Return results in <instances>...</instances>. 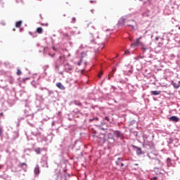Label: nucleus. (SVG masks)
Returning <instances> with one entry per match:
<instances>
[{"label":"nucleus","instance_id":"nucleus-25","mask_svg":"<svg viewBox=\"0 0 180 180\" xmlns=\"http://www.w3.org/2000/svg\"><path fill=\"white\" fill-rule=\"evenodd\" d=\"M143 50H147V48H142Z\"/></svg>","mask_w":180,"mask_h":180},{"label":"nucleus","instance_id":"nucleus-24","mask_svg":"<svg viewBox=\"0 0 180 180\" xmlns=\"http://www.w3.org/2000/svg\"><path fill=\"white\" fill-rule=\"evenodd\" d=\"M71 70H72V68L70 67L69 68V71H71Z\"/></svg>","mask_w":180,"mask_h":180},{"label":"nucleus","instance_id":"nucleus-13","mask_svg":"<svg viewBox=\"0 0 180 180\" xmlns=\"http://www.w3.org/2000/svg\"><path fill=\"white\" fill-rule=\"evenodd\" d=\"M25 165H26V163L23 162V163H20L19 165V167H25Z\"/></svg>","mask_w":180,"mask_h":180},{"label":"nucleus","instance_id":"nucleus-31","mask_svg":"<svg viewBox=\"0 0 180 180\" xmlns=\"http://www.w3.org/2000/svg\"><path fill=\"white\" fill-rule=\"evenodd\" d=\"M80 64H81V63H78V65H80Z\"/></svg>","mask_w":180,"mask_h":180},{"label":"nucleus","instance_id":"nucleus-28","mask_svg":"<svg viewBox=\"0 0 180 180\" xmlns=\"http://www.w3.org/2000/svg\"><path fill=\"white\" fill-rule=\"evenodd\" d=\"M30 34L32 35V34H33V33H32V32H30Z\"/></svg>","mask_w":180,"mask_h":180},{"label":"nucleus","instance_id":"nucleus-35","mask_svg":"<svg viewBox=\"0 0 180 180\" xmlns=\"http://www.w3.org/2000/svg\"><path fill=\"white\" fill-rule=\"evenodd\" d=\"M60 58L61 59V56H60Z\"/></svg>","mask_w":180,"mask_h":180},{"label":"nucleus","instance_id":"nucleus-10","mask_svg":"<svg viewBox=\"0 0 180 180\" xmlns=\"http://www.w3.org/2000/svg\"><path fill=\"white\" fill-rule=\"evenodd\" d=\"M16 74H17V75H20L22 74V71H20V69L17 70Z\"/></svg>","mask_w":180,"mask_h":180},{"label":"nucleus","instance_id":"nucleus-21","mask_svg":"<svg viewBox=\"0 0 180 180\" xmlns=\"http://www.w3.org/2000/svg\"><path fill=\"white\" fill-rule=\"evenodd\" d=\"M75 22V18H72V23Z\"/></svg>","mask_w":180,"mask_h":180},{"label":"nucleus","instance_id":"nucleus-18","mask_svg":"<svg viewBox=\"0 0 180 180\" xmlns=\"http://www.w3.org/2000/svg\"><path fill=\"white\" fill-rule=\"evenodd\" d=\"M41 26H49V24L48 23H45V24H41Z\"/></svg>","mask_w":180,"mask_h":180},{"label":"nucleus","instance_id":"nucleus-15","mask_svg":"<svg viewBox=\"0 0 180 180\" xmlns=\"http://www.w3.org/2000/svg\"><path fill=\"white\" fill-rule=\"evenodd\" d=\"M158 44L159 47H161V46H162L164 44V43H162V42H159Z\"/></svg>","mask_w":180,"mask_h":180},{"label":"nucleus","instance_id":"nucleus-19","mask_svg":"<svg viewBox=\"0 0 180 180\" xmlns=\"http://www.w3.org/2000/svg\"><path fill=\"white\" fill-rule=\"evenodd\" d=\"M105 120H107V122H109V117H105Z\"/></svg>","mask_w":180,"mask_h":180},{"label":"nucleus","instance_id":"nucleus-22","mask_svg":"<svg viewBox=\"0 0 180 180\" xmlns=\"http://www.w3.org/2000/svg\"><path fill=\"white\" fill-rule=\"evenodd\" d=\"M2 134V129L0 128V136Z\"/></svg>","mask_w":180,"mask_h":180},{"label":"nucleus","instance_id":"nucleus-20","mask_svg":"<svg viewBox=\"0 0 180 180\" xmlns=\"http://www.w3.org/2000/svg\"><path fill=\"white\" fill-rule=\"evenodd\" d=\"M160 39V37H155V40H156V41H158V39Z\"/></svg>","mask_w":180,"mask_h":180},{"label":"nucleus","instance_id":"nucleus-6","mask_svg":"<svg viewBox=\"0 0 180 180\" xmlns=\"http://www.w3.org/2000/svg\"><path fill=\"white\" fill-rule=\"evenodd\" d=\"M37 32L39 34H41V33H43V28L41 27H38L37 29Z\"/></svg>","mask_w":180,"mask_h":180},{"label":"nucleus","instance_id":"nucleus-27","mask_svg":"<svg viewBox=\"0 0 180 180\" xmlns=\"http://www.w3.org/2000/svg\"><path fill=\"white\" fill-rule=\"evenodd\" d=\"M123 165H124L123 163L121 164V167H123Z\"/></svg>","mask_w":180,"mask_h":180},{"label":"nucleus","instance_id":"nucleus-8","mask_svg":"<svg viewBox=\"0 0 180 180\" xmlns=\"http://www.w3.org/2000/svg\"><path fill=\"white\" fill-rule=\"evenodd\" d=\"M35 153H37V154H40V153H41V149L40 148H36Z\"/></svg>","mask_w":180,"mask_h":180},{"label":"nucleus","instance_id":"nucleus-4","mask_svg":"<svg viewBox=\"0 0 180 180\" xmlns=\"http://www.w3.org/2000/svg\"><path fill=\"white\" fill-rule=\"evenodd\" d=\"M34 174L36 175H39V174H40V167H39V165H37L34 168Z\"/></svg>","mask_w":180,"mask_h":180},{"label":"nucleus","instance_id":"nucleus-5","mask_svg":"<svg viewBox=\"0 0 180 180\" xmlns=\"http://www.w3.org/2000/svg\"><path fill=\"white\" fill-rule=\"evenodd\" d=\"M151 95L157 96V95H160L161 91H152L150 92Z\"/></svg>","mask_w":180,"mask_h":180},{"label":"nucleus","instance_id":"nucleus-16","mask_svg":"<svg viewBox=\"0 0 180 180\" xmlns=\"http://www.w3.org/2000/svg\"><path fill=\"white\" fill-rule=\"evenodd\" d=\"M129 53H130V52L129 51V50H126L124 53V54H129Z\"/></svg>","mask_w":180,"mask_h":180},{"label":"nucleus","instance_id":"nucleus-9","mask_svg":"<svg viewBox=\"0 0 180 180\" xmlns=\"http://www.w3.org/2000/svg\"><path fill=\"white\" fill-rule=\"evenodd\" d=\"M129 20L128 18H127L126 19H124V18H121L120 22H121V23H124V22H126V20Z\"/></svg>","mask_w":180,"mask_h":180},{"label":"nucleus","instance_id":"nucleus-7","mask_svg":"<svg viewBox=\"0 0 180 180\" xmlns=\"http://www.w3.org/2000/svg\"><path fill=\"white\" fill-rule=\"evenodd\" d=\"M16 27H20L22 26V21H18L15 25Z\"/></svg>","mask_w":180,"mask_h":180},{"label":"nucleus","instance_id":"nucleus-14","mask_svg":"<svg viewBox=\"0 0 180 180\" xmlns=\"http://www.w3.org/2000/svg\"><path fill=\"white\" fill-rule=\"evenodd\" d=\"M102 75H103V72H101L99 74H98V78H101L102 77Z\"/></svg>","mask_w":180,"mask_h":180},{"label":"nucleus","instance_id":"nucleus-30","mask_svg":"<svg viewBox=\"0 0 180 180\" xmlns=\"http://www.w3.org/2000/svg\"><path fill=\"white\" fill-rule=\"evenodd\" d=\"M139 151H141V148H139Z\"/></svg>","mask_w":180,"mask_h":180},{"label":"nucleus","instance_id":"nucleus-26","mask_svg":"<svg viewBox=\"0 0 180 180\" xmlns=\"http://www.w3.org/2000/svg\"><path fill=\"white\" fill-rule=\"evenodd\" d=\"M77 105H81V103H78Z\"/></svg>","mask_w":180,"mask_h":180},{"label":"nucleus","instance_id":"nucleus-2","mask_svg":"<svg viewBox=\"0 0 180 180\" xmlns=\"http://www.w3.org/2000/svg\"><path fill=\"white\" fill-rule=\"evenodd\" d=\"M170 122H179V118L176 116H172L169 118Z\"/></svg>","mask_w":180,"mask_h":180},{"label":"nucleus","instance_id":"nucleus-1","mask_svg":"<svg viewBox=\"0 0 180 180\" xmlns=\"http://www.w3.org/2000/svg\"><path fill=\"white\" fill-rule=\"evenodd\" d=\"M143 37H140L139 38L136 39V43H134L131 44V47H133L134 49L137 47V46L141 45L142 46L143 42H140V39H142Z\"/></svg>","mask_w":180,"mask_h":180},{"label":"nucleus","instance_id":"nucleus-3","mask_svg":"<svg viewBox=\"0 0 180 180\" xmlns=\"http://www.w3.org/2000/svg\"><path fill=\"white\" fill-rule=\"evenodd\" d=\"M56 86L59 88V89H62L63 91L65 89V87L64 86V85H63V84H61L60 82L57 83Z\"/></svg>","mask_w":180,"mask_h":180},{"label":"nucleus","instance_id":"nucleus-29","mask_svg":"<svg viewBox=\"0 0 180 180\" xmlns=\"http://www.w3.org/2000/svg\"><path fill=\"white\" fill-rule=\"evenodd\" d=\"M161 40H162V41H164V39L162 38Z\"/></svg>","mask_w":180,"mask_h":180},{"label":"nucleus","instance_id":"nucleus-11","mask_svg":"<svg viewBox=\"0 0 180 180\" xmlns=\"http://www.w3.org/2000/svg\"><path fill=\"white\" fill-rule=\"evenodd\" d=\"M127 26H129L130 27H131L132 30H133V29H134V25L133 24L129 23V24L127 25Z\"/></svg>","mask_w":180,"mask_h":180},{"label":"nucleus","instance_id":"nucleus-17","mask_svg":"<svg viewBox=\"0 0 180 180\" xmlns=\"http://www.w3.org/2000/svg\"><path fill=\"white\" fill-rule=\"evenodd\" d=\"M131 22H133V23L135 25V26H137V22H136V21L132 20Z\"/></svg>","mask_w":180,"mask_h":180},{"label":"nucleus","instance_id":"nucleus-23","mask_svg":"<svg viewBox=\"0 0 180 180\" xmlns=\"http://www.w3.org/2000/svg\"><path fill=\"white\" fill-rule=\"evenodd\" d=\"M153 179H154V180H157V179H158V177L155 176V177H153Z\"/></svg>","mask_w":180,"mask_h":180},{"label":"nucleus","instance_id":"nucleus-34","mask_svg":"<svg viewBox=\"0 0 180 180\" xmlns=\"http://www.w3.org/2000/svg\"><path fill=\"white\" fill-rule=\"evenodd\" d=\"M179 30H180V27H179Z\"/></svg>","mask_w":180,"mask_h":180},{"label":"nucleus","instance_id":"nucleus-32","mask_svg":"<svg viewBox=\"0 0 180 180\" xmlns=\"http://www.w3.org/2000/svg\"><path fill=\"white\" fill-rule=\"evenodd\" d=\"M97 39H99V37L97 36Z\"/></svg>","mask_w":180,"mask_h":180},{"label":"nucleus","instance_id":"nucleus-33","mask_svg":"<svg viewBox=\"0 0 180 180\" xmlns=\"http://www.w3.org/2000/svg\"><path fill=\"white\" fill-rule=\"evenodd\" d=\"M117 134H118V136H119L120 133H119V132H117Z\"/></svg>","mask_w":180,"mask_h":180},{"label":"nucleus","instance_id":"nucleus-12","mask_svg":"<svg viewBox=\"0 0 180 180\" xmlns=\"http://www.w3.org/2000/svg\"><path fill=\"white\" fill-rule=\"evenodd\" d=\"M90 39L91 41H94V34H90Z\"/></svg>","mask_w":180,"mask_h":180}]
</instances>
